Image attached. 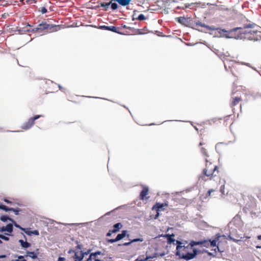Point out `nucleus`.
<instances>
[{"instance_id":"4468645a","label":"nucleus","mask_w":261,"mask_h":261,"mask_svg":"<svg viewBox=\"0 0 261 261\" xmlns=\"http://www.w3.org/2000/svg\"><path fill=\"white\" fill-rule=\"evenodd\" d=\"M195 26H200L201 27L205 28L210 31H215L218 30V29L215 28L214 27H210L207 25H206L204 23H201V22L198 21L197 22H195Z\"/></svg>"},{"instance_id":"7c9ffc66","label":"nucleus","mask_w":261,"mask_h":261,"mask_svg":"<svg viewBox=\"0 0 261 261\" xmlns=\"http://www.w3.org/2000/svg\"><path fill=\"white\" fill-rule=\"evenodd\" d=\"M23 231L28 235L31 236L32 234V231H31L29 228H24Z\"/></svg>"},{"instance_id":"13d9d810","label":"nucleus","mask_w":261,"mask_h":261,"mask_svg":"<svg viewBox=\"0 0 261 261\" xmlns=\"http://www.w3.org/2000/svg\"><path fill=\"white\" fill-rule=\"evenodd\" d=\"M246 238H247V239H249V238H250V237H247Z\"/></svg>"},{"instance_id":"9b49d317","label":"nucleus","mask_w":261,"mask_h":261,"mask_svg":"<svg viewBox=\"0 0 261 261\" xmlns=\"http://www.w3.org/2000/svg\"><path fill=\"white\" fill-rule=\"evenodd\" d=\"M13 227L12 224H8L5 226H3L0 227V232H3L4 231H6L7 232L5 233V234L7 236H10V233L13 232Z\"/></svg>"},{"instance_id":"a211bd4d","label":"nucleus","mask_w":261,"mask_h":261,"mask_svg":"<svg viewBox=\"0 0 261 261\" xmlns=\"http://www.w3.org/2000/svg\"><path fill=\"white\" fill-rule=\"evenodd\" d=\"M25 257H30L32 258V259H36L37 258L38 254L35 252L33 251H27L26 252V255H25Z\"/></svg>"},{"instance_id":"a19ab883","label":"nucleus","mask_w":261,"mask_h":261,"mask_svg":"<svg viewBox=\"0 0 261 261\" xmlns=\"http://www.w3.org/2000/svg\"><path fill=\"white\" fill-rule=\"evenodd\" d=\"M110 232L112 233V234L113 233H116L117 232H118V231L116 229H114V228H113V229H112L111 230H110Z\"/></svg>"},{"instance_id":"2f4dec72","label":"nucleus","mask_w":261,"mask_h":261,"mask_svg":"<svg viewBox=\"0 0 261 261\" xmlns=\"http://www.w3.org/2000/svg\"><path fill=\"white\" fill-rule=\"evenodd\" d=\"M225 181H224L223 184L221 186L220 189V191L222 193V194H224V192H225V191H224L225 185H224V184H225Z\"/></svg>"},{"instance_id":"f257e3e1","label":"nucleus","mask_w":261,"mask_h":261,"mask_svg":"<svg viewBox=\"0 0 261 261\" xmlns=\"http://www.w3.org/2000/svg\"><path fill=\"white\" fill-rule=\"evenodd\" d=\"M202 242L191 241L187 246H185L184 243L179 241H176V255L179 258L187 260L192 259L195 257L197 253V251L193 247L197 245H202Z\"/></svg>"},{"instance_id":"49530a36","label":"nucleus","mask_w":261,"mask_h":261,"mask_svg":"<svg viewBox=\"0 0 261 261\" xmlns=\"http://www.w3.org/2000/svg\"><path fill=\"white\" fill-rule=\"evenodd\" d=\"M205 143H204L203 142H200L199 143V145L200 146H202V145H205Z\"/></svg>"},{"instance_id":"cd10ccee","label":"nucleus","mask_w":261,"mask_h":261,"mask_svg":"<svg viewBox=\"0 0 261 261\" xmlns=\"http://www.w3.org/2000/svg\"><path fill=\"white\" fill-rule=\"evenodd\" d=\"M120 5L123 6H127L129 4L130 1H117Z\"/></svg>"},{"instance_id":"de8ad7c7","label":"nucleus","mask_w":261,"mask_h":261,"mask_svg":"<svg viewBox=\"0 0 261 261\" xmlns=\"http://www.w3.org/2000/svg\"><path fill=\"white\" fill-rule=\"evenodd\" d=\"M109 26H106V25H103L101 27L102 28H104L105 30H107V28H108Z\"/></svg>"},{"instance_id":"c756f323","label":"nucleus","mask_w":261,"mask_h":261,"mask_svg":"<svg viewBox=\"0 0 261 261\" xmlns=\"http://www.w3.org/2000/svg\"><path fill=\"white\" fill-rule=\"evenodd\" d=\"M112 1L111 2V4H110L111 7L112 9L113 10L117 9V8H118L117 4L115 3H112Z\"/></svg>"},{"instance_id":"c9c22d12","label":"nucleus","mask_w":261,"mask_h":261,"mask_svg":"<svg viewBox=\"0 0 261 261\" xmlns=\"http://www.w3.org/2000/svg\"><path fill=\"white\" fill-rule=\"evenodd\" d=\"M14 224V225L16 227H17V228H19V229H20L21 230H23V229H24V228H22L21 227L20 225H19L18 224H17L14 221V222H12Z\"/></svg>"},{"instance_id":"aec40b11","label":"nucleus","mask_w":261,"mask_h":261,"mask_svg":"<svg viewBox=\"0 0 261 261\" xmlns=\"http://www.w3.org/2000/svg\"><path fill=\"white\" fill-rule=\"evenodd\" d=\"M19 242L21 246L23 248H27L31 246L30 243L27 242H24L22 240H19Z\"/></svg>"},{"instance_id":"e433bc0d","label":"nucleus","mask_w":261,"mask_h":261,"mask_svg":"<svg viewBox=\"0 0 261 261\" xmlns=\"http://www.w3.org/2000/svg\"><path fill=\"white\" fill-rule=\"evenodd\" d=\"M229 238L230 240H232V241H233V242H234L236 243H238L239 241H241V240H238V239H234V238H232L230 236H229Z\"/></svg>"},{"instance_id":"a18cd8bd","label":"nucleus","mask_w":261,"mask_h":261,"mask_svg":"<svg viewBox=\"0 0 261 261\" xmlns=\"http://www.w3.org/2000/svg\"><path fill=\"white\" fill-rule=\"evenodd\" d=\"M111 235H112V233L110 232V230L109 231V232L106 234L107 237H110Z\"/></svg>"},{"instance_id":"ddd939ff","label":"nucleus","mask_w":261,"mask_h":261,"mask_svg":"<svg viewBox=\"0 0 261 261\" xmlns=\"http://www.w3.org/2000/svg\"><path fill=\"white\" fill-rule=\"evenodd\" d=\"M148 194V188L147 187H144L140 194V199L143 200L148 199L146 197Z\"/></svg>"},{"instance_id":"a878e982","label":"nucleus","mask_w":261,"mask_h":261,"mask_svg":"<svg viewBox=\"0 0 261 261\" xmlns=\"http://www.w3.org/2000/svg\"><path fill=\"white\" fill-rule=\"evenodd\" d=\"M0 209L3 210L6 212L10 211V210H13V208H9L6 205H0Z\"/></svg>"},{"instance_id":"4be33fe9","label":"nucleus","mask_w":261,"mask_h":261,"mask_svg":"<svg viewBox=\"0 0 261 261\" xmlns=\"http://www.w3.org/2000/svg\"><path fill=\"white\" fill-rule=\"evenodd\" d=\"M0 220L4 222H7L8 220H10L11 222H14V220L9 218L8 216L6 215H3L0 217Z\"/></svg>"},{"instance_id":"37998d69","label":"nucleus","mask_w":261,"mask_h":261,"mask_svg":"<svg viewBox=\"0 0 261 261\" xmlns=\"http://www.w3.org/2000/svg\"><path fill=\"white\" fill-rule=\"evenodd\" d=\"M24 256H21H21H18V260H20L24 259Z\"/></svg>"},{"instance_id":"b1692460","label":"nucleus","mask_w":261,"mask_h":261,"mask_svg":"<svg viewBox=\"0 0 261 261\" xmlns=\"http://www.w3.org/2000/svg\"><path fill=\"white\" fill-rule=\"evenodd\" d=\"M137 19L139 20H144L146 19V17L142 14H140L137 17L134 18L133 17V20Z\"/></svg>"},{"instance_id":"423d86ee","label":"nucleus","mask_w":261,"mask_h":261,"mask_svg":"<svg viewBox=\"0 0 261 261\" xmlns=\"http://www.w3.org/2000/svg\"><path fill=\"white\" fill-rule=\"evenodd\" d=\"M160 2H163V1H155L154 2L155 4L148 6V3H145V1H140V3L142 5H145V7L142 6L144 9L146 8V10H143L144 11L148 10L158 11L161 10L164 6L163 4H162V5H160L159 4Z\"/></svg>"},{"instance_id":"864d4df0","label":"nucleus","mask_w":261,"mask_h":261,"mask_svg":"<svg viewBox=\"0 0 261 261\" xmlns=\"http://www.w3.org/2000/svg\"><path fill=\"white\" fill-rule=\"evenodd\" d=\"M16 261H27V260H25V259H22V260H16Z\"/></svg>"},{"instance_id":"6e6552de","label":"nucleus","mask_w":261,"mask_h":261,"mask_svg":"<svg viewBox=\"0 0 261 261\" xmlns=\"http://www.w3.org/2000/svg\"><path fill=\"white\" fill-rule=\"evenodd\" d=\"M43 117L42 115H37L34 117H31L29 119L28 121L25 122L21 126L22 129L24 130H28L31 128L35 123V121L39 118Z\"/></svg>"},{"instance_id":"c85d7f7f","label":"nucleus","mask_w":261,"mask_h":261,"mask_svg":"<svg viewBox=\"0 0 261 261\" xmlns=\"http://www.w3.org/2000/svg\"><path fill=\"white\" fill-rule=\"evenodd\" d=\"M48 7V5L47 4H46L45 5L44 7H42L41 8V12H42V14L46 13L47 12L46 7Z\"/></svg>"},{"instance_id":"5701e85b","label":"nucleus","mask_w":261,"mask_h":261,"mask_svg":"<svg viewBox=\"0 0 261 261\" xmlns=\"http://www.w3.org/2000/svg\"><path fill=\"white\" fill-rule=\"evenodd\" d=\"M118 28H117L115 26H109L108 28H107V30L111 31L113 32L117 33L118 32Z\"/></svg>"},{"instance_id":"dca6fc26","label":"nucleus","mask_w":261,"mask_h":261,"mask_svg":"<svg viewBox=\"0 0 261 261\" xmlns=\"http://www.w3.org/2000/svg\"><path fill=\"white\" fill-rule=\"evenodd\" d=\"M202 242V244H203L204 246L205 247H208L209 245H210L211 247H215L216 246L217 241L216 240H213L212 241H204Z\"/></svg>"},{"instance_id":"f3484780","label":"nucleus","mask_w":261,"mask_h":261,"mask_svg":"<svg viewBox=\"0 0 261 261\" xmlns=\"http://www.w3.org/2000/svg\"><path fill=\"white\" fill-rule=\"evenodd\" d=\"M174 236V235L173 234H166L164 237L167 238L168 244H170L172 243H174L176 241H175V240L174 239H173L172 238Z\"/></svg>"},{"instance_id":"72a5a7b5","label":"nucleus","mask_w":261,"mask_h":261,"mask_svg":"<svg viewBox=\"0 0 261 261\" xmlns=\"http://www.w3.org/2000/svg\"><path fill=\"white\" fill-rule=\"evenodd\" d=\"M13 210H10V211L13 212L15 213V215H17L19 214V212L20 211L19 208H13Z\"/></svg>"},{"instance_id":"bb28decb","label":"nucleus","mask_w":261,"mask_h":261,"mask_svg":"<svg viewBox=\"0 0 261 261\" xmlns=\"http://www.w3.org/2000/svg\"><path fill=\"white\" fill-rule=\"evenodd\" d=\"M122 227V225L120 223H117L113 226V228L116 229L118 231Z\"/></svg>"},{"instance_id":"7ed1b4c3","label":"nucleus","mask_w":261,"mask_h":261,"mask_svg":"<svg viewBox=\"0 0 261 261\" xmlns=\"http://www.w3.org/2000/svg\"><path fill=\"white\" fill-rule=\"evenodd\" d=\"M252 24L247 25V27L245 28L247 30H245L243 33L244 34L243 37L250 40L256 41L258 39V37H260L259 34L260 32L254 30L252 27Z\"/></svg>"},{"instance_id":"2eb2a0df","label":"nucleus","mask_w":261,"mask_h":261,"mask_svg":"<svg viewBox=\"0 0 261 261\" xmlns=\"http://www.w3.org/2000/svg\"><path fill=\"white\" fill-rule=\"evenodd\" d=\"M242 101V98L240 97H234L232 98V101L230 104V107L232 108L238 105L240 101Z\"/></svg>"},{"instance_id":"58836bf2","label":"nucleus","mask_w":261,"mask_h":261,"mask_svg":"<svg viewBox=\"0 0 261 261\" xmlns=\"http://www.w3.org/2000/svg\"><path fill=\"white\" fill-rule=\"evenodd\" d=\"M39 231L37 230H35L34 231H32V234H35V235H37V236H38L39 235Z\"/></svg>"},{"instance_id":"6ab92c4d","label":"nucleus","mask_w":261,"mask_h":261,"mask_svg":"<svg viewBox=\"0 0 261 261\" xmlns=\"http://www.w3.org/2000/svg\"><path fill=\"white\" fill-rule=\"evenodd\" d=\"M144 241V239L142 238H138V239H135L130 240L128 242H125L122 244L123 246H128L130 245L132 243L137 242H143Z\"/></svg>"},{"instance_id":"c03bdc74","label":"nucleus","mask_w":261,"mask_h":261,"mask_svg":"<svg viewBox=\"0 0 261 261\" xmlns=\"http://www.w3.org/2000/svg\"><path fill=\"white\" fill-rule=\"evenodd\" d=\"M4 201L6 202L7 203H11L12 202L8 200L7 199H4Z\"/></svg>"},{"instance_id":"9d476101","label":"nucleus","mask_w":261,"mask_h":261,"mask_svg":"<svg viewBox=\"0 0 261 261\" xmlns=\"http://www.w3.org/2000/svg\"><path fill=\"white\" fill-rule=\"evenodd\" d=\"M127 230H123L122 231L121 233H119L115 239H111L108 240V242L109 243H113L121 240L126 236H127V237H128L129 235L127 234Z\"/></svg>"},{"instance_id":"412c9836","label":"nucleus","mask_w":261,"mask_h":261,"mask_svg":"<svg viewBox=\"0 0 261 261\" xmlns=\"http://www.w3.org/2000/svg\"><path fill=\"white\" fill-rule=\"evenodd\" d=\"M175 19L178 22L182 24H185L187 21L186 18L184 17H176Z\"/></svg>"},{"instance_id":"3c124183","label":"nucleus","mask_w":261,"mask_h":261,"mask_svg":"<svg viewBox=\"0 0 261 261\" xmlns=\"http://www.w3.org/2000/svg\"><path fill=\"white\" fill-rule=\"evenodd\" d=\"M138 33L139 34H142V32L140 31V30H138Z\"/></svg>"},{"instance_id":"09e8293b","label":"nucleus","mask_w":261,"mask_h":261,"mask_svg":"<svg viewBox=\"0 0 261 261\" xmlns=\"http://www.w3.org/2000/svg\"><path fill=\"white\" fill-rule=\"evenodd\" d=\"M6 256L5 255H0V258H5Z\"/></svg>"},{"instance_id":"4c0bfd02","label":"nucleus","mask_w":261,"mask_h":261,"mask_svg":"<svg viewBox=\"0 0 261 261\" xmlns=\"http://www.w3.org/2000/svg\"><path fill=\"white\" fill-rule=\"evenodd\" d=\"M92 253V255H94V257H95L97 255H100V254H101V253L100 251H98L95 252L94 253Z\"/></svg>"},{"instance_id":"39448f33","label":"nucleus","mask_w":261,"mask_h":261,"mask_svg":"<svg viewBox=\"0 0 261 261\" xmlns=\"http://www.w3.org/2000/svg\"><path fill=\"white\" fill-rule=\"evenodd\" d=\"M90 250H88L87 252H83L82 251H75L73 249H70L68 251V254H73L72 256V258L74 261H83L84 256L88 255Z\"/></svg>"},{"instance_id":"603ef678","label":"nucleus","mask_w":261,"mask_h":261,"mask_svg":"<svg viewBox=\"0 0 261 261\" xmlns=\"http://www.w3.org/2000/svg\"><path fill=\"white\" fill-rule=\"evenodd\" d=\"M256 248H261V246H256Z\"/></svg>"},{"instance_id":"5fc2aeb1","label":"nucleus","mask_w":261,"mask_h":261,"mask_svg":"<svg viewBox=\"0 0 261 261\" xmlns=\"http://www.w3.org/2000/svg\"><path fill=\"white\" fill-rule=\"evenodd\" d=\"M136 261H143V260H139L138 259H137Z\"/></svg>"},{"instance_id":"f03ea898","label":"nucleus","mask_w":261,"mask_h":261,"mask_svg":"<svg viewBox=\"0 0 261 261\" xmlns=\"http://www.w3.org/2000/svg\"><path fill=\"white\" fill-rule=\"evenodd\" d=\"M205 167L203 169L202 174L201 176V179L204 181L212 180L214 177H216L219 172L217 165L208 162L207 159H205Z\"/></svg>"},{"instance_id":"f704fd0d","label":"nucleus","mask_w":261,"mask_h":261,"mask_svg":"<svg viewBox=\"0 0 261 261\" xmlns=\"http://www.w3.org/2000/svg\"><path fill=\"white\" fill-rule=\"evenodd\" d=\"M83 248V245L81 244H78L75 247V251H79V250H81Z\"/></svg>"},{"instance_id":"4d7b16f0","label":"nucleus","mask_w":261,"mask_h":261,"mask_svg":"<svg viewBox=\"0 0 261 261\" xmlns=\"http://www.w3.org/2000/svg\"><path fill=\"white\" fill-rule=\"evenodd\" d=\"M222 31L224 32H226V31L224 30H222Z\"/></svg>"},{"instance_id":"0eeeda50","label":"nucleus","mask_w":261,"mask_h":261,"mask_svg":"<svg viewBox=\"0 0 261 261\" xmlns=\"http://www.w3.org/2000/svg\"><path fill=\"white\" fill-rule=\"evenodd\" d=\"M56 25L52 24H47L46 22H42L41 23L38 24L36 27L33 29V31L41 33L45 30H51L53 28L56 27ZM57 26H59L58 25Z\"/></svg>"},{"instance_id":"20e7f679","label":"nucleus","mask_w":261,"mask_h":261,"mask_svg":"<svg viewBox=\"0 0 261 261\" xmlns=\"http://www.w3.org/2000/svg\"><path fill=\"white\" fill-rule=\"evenodd\" d=\"M111 2L112 1H110L109 3H99V1H97V2L89 1V2L85 4V5L88 9H97L101 7L102 8L103 10L106 11L109 8Z\"/></svg>"},{"instance_id":"1a4fd4ad","label":"nucleus","mask_w":261,"mask_h":261,"mask_svg":"<svg viewBox=\"0 0 261 261\" xmlns=\"http://www.w3.org/2000/svg\"><path fill=\"white\" fill-rule=\"evenodd\" d=\"M168 204L167 203H159L157 202L153 205L152 207V210H154L156 212V215L155 216V218H156L159 215V212L164 211V207H167Z\"/></svg>"},{"instance_id":"f8f14e48","label":"nucleus","mask_w":261,"mask_h":261,"mask_svg":"<svg viewBox=\"0 0 261 261\" xmlns=\"http://www.w3.org/2000/svg\"><path fill=\"white\" fill-rule=\"evenodd\" d=\"M198 3H192L191 4H184L183 6H178L176 7L177 9H193L195 7L196 5H197Z\"/></svg>"},{"instance_id":"393cba45","label":"nucleus","mask_w":261,"mask_h":261,"mask_svg":"<svg viewBox=\"0 0 261 261\" xmlns=\"http://www.w3.org/2000/svg\"><path fill=\"white\" fill-rule=\"evenodd\" d=\"M200 151H201V152L206 157H208V152H207V151L206 150V149L205 148H204V147H201L200 148Z\"/></svg>"},{"instance_id":"ea45409f","label":"nucleus","mask_w":261,"mask_h":261,"mask_svg":"<svg viewBox=\"0 0 261 261\" xmlns=\"http://www.w3.org/2000/svg\"><path fill=\"white\" fill-rule=\"evenodd\" d=\"M65 258L62 257H59L58 259V261H65Z\"/></svg>"},{"instance_id":"8fccbe9b","label":"nucleus","mask_w":261,"mask_h":261,"mask_svg":"<svg viewBox=\"0 0 261 261\" xmlns=\"http://www.w3.org/2000/svg\"><path fill=\"white\" fill-rule=\"evenodd\" d=\"M257 239L259 240H261V235H259L257 236Z\"/></svg>"},{"instance_id":"6e6d98bb","label":"nucleus","mask_w":261,"mask_h":261,"mask_svg":"<svg viewBox=\"0 0 261 261\" xmlns=\"http://www.w3.org/2000/svg\"><path fill=\"white\" fill-rule=\"evenodd\" d=\"M2 241L0 240V244H2Z\"/></svg>"},{"instance_id":"473e14b6","label":"nucleus","mask_w":261,"mask_h":261,"mask_svg":"<svg viewBox=\"0 0 261 261\" xmlns=\"http://www.w3.org/2000/svg\"><path fill=\"white\" fill-rule=\"evenodd\" d=\"M0 238L5 240V241H9V238L7 237H6L3 234H0Z\"/></svg>"},{"instance_id":"79ce46f5","label":"nucleus","mask_w":261,"mask_h":261,"mask_svg":"<svg viewBox=\"0 0 261 261\" xmlns=\"http://www.w3.org/2000/svg\"><path fill=\"white\" fill-rule=\"evenodd\" d=\"M215 190H213V189H211L210 190H208V192H207V195L208 196H210L211 195V194L212 192H214Z\"/></svg>"}]
</instances>
